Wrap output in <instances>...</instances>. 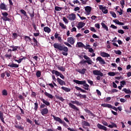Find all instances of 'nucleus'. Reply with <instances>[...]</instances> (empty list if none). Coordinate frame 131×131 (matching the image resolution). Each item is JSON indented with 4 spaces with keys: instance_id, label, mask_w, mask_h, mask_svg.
<instances>
[{
    "instance_id": "nucleus-22",
    "label": "nucleus",
    "mask_w": 131,
    "mask_h": 131,
    "mask_svg": "<svg viewBox=\"0 0 131 131\" xmlns=\"http://www.w3.org/2000/svg\"><path fill=\"white\" fill-rule=\"evenodd\" d=\"M41 101L43 102V104L46 105V106H50V103L49 101L46 100L45 99L42 98Z\"/></svg>"
},
{
    "instance_id": "nucleus-32",
    "label": "nucleus",
    "mask_w": 131,
    "mask_h": 131,
    "mask_svg": "<svg viewBox=\"0 0 131 131\" xmlns=\"http://www.w3.org/2000/svg\"><path fill=\"white\" fill-rule=\"evenodd\" d=\"M77 46L78 48H84V44L82 42H77Z\"/></svg>"
},
{
    "instance_id": "nucleus-29",
    "label": "nucleus",
    "mask_w": 131,
    "mask_h": 131,
    "mask_svg": "<svg viewBox=\"0 0 131 131\" xmlns=\"http://www.w3.org/2000/svg\"><path fill=\"white\" fill-rule=\"evenodd\" d=\"M45 95H46V97H48L50 99H52L53 98V96L52 94H50L47 92H45Z\"/></svg>"
},
{
    "instance_id": "nucleus-53",
    "label": "nucleus",
    "mask_w": 131,
    "mask_h": 131,
    "mask_svg": "<svg viewBox=\"0 0 131 131\" xmlns=\"http://www.w3.org/2000/svg\"><path fill=\"white\" fill-rule=\"evenodd\" d=\"M90 47H91L90 45H86V46L84 45L83 48L85 49V50H89Z\"/></svg>"
},
{
    "instance_id": "nucleus-36",
    "label": "nucleus",
    "mask_w": 131,
    "mask_h": 131,
    "mask_svg": "<svg viewBox=\"0 0 131 131\" xmlns=\"http://www.w3.org/2000/svg\"><path fill=\"white\" fill-rule=\"evenodd\" d=\"M52 73L53 74H55L57 76H59L61 74L58 71H56V70H53Z\"/></svg>"
},
{
    "instance_id": "nucleus-26",
    "label": "nucleus",
    "mask_w": 131,
    "mask_h": 131,
    "mask_svg": "<svg viewBox=\"0 0 131 131\" xmlns=\"http://www.w3.org/2000/svg\"><path fill=\"white\" fill-rule=\"evenodd\" d=\"M43 30L46 33H50L51 31V30L50 29V28H49L48 27H45L43 28Z\"/></svg>"
},
{
    "instance_id": "nucleus-45",
    "label": "nucleus",
    "mask_w": 131,
    "mask_h": 131,
    "mask_svg": "<svg viewBox=\"0 0 131 131\" xmlns=\"http://www.w3.org/2000/svg\"><path fill=\"white\" fill-rule=\"evenodd\" d=\"M25 58V57H23V58L19 59L18 60L14 59V60L16 62H17L18 63H20Z\"/></svg>"
},
{
    "instance_id": "nucleus-37",
    "label": "nucleus",
    "mask_w": 131,
    "mask_h": 131,
    "mask_svg": "<svg viewBox=\"0 0 131 131\" xmlns=\"http://www.w3.org/2000/svg\"><path fill=\"white\" fill-rule=\"evenodd\" d=\"M34 109L35 111H37V110H38V103H37V102L34 103Z\"/></svg>"
},
{
    "instance_id": "nucleus-43",
    "label": "nucleus",
    "mask_w": 131,
    "mask_h": 131,
    "mask_svg": "<svg viewBox=\"0 0 131 131\" xmlns=\"http://www.w3.org/2000/svg\"><path fill=\"white\" fill-rule=\"evenodd\" d=\"M120 4H121V6L122 7V8H124L125 5V1L124 0H121V2H120Z\"/></svg>"
},
{
    "instance_id": "nucleus-15",
    "label": "nucleus",
    "mask_w": 131,
    "mask_h": 131,
    "mask_svg": "<svg viewBox=\"0 0 131 131\" xmlns=\"http://www.w3.org/2000/svg\"><path fill=\"white\" fill-rule=\"evenodd\" d=\"M76 96L79 97L80 99H85L87 97L86 95H82L81 94H76Z\"/></svg>"
},
{
    "instance_id": "nucleus-34",
    "label": "nucleus",
    "mask_w": 131,
    "mask_h": 131,
    "mask_svg": "<svg viewBox=\"0 0 131 131\" xmlns=\"http://www.w3.org/2000/svg\"><path fill=\"white\" fill-rule=\"evenodd\" d=\"M55 97L56 99L60 100L62 102H64L65 101V99L62 97H60L57 95H56Z\"/></svg>"
},
{
    "instance_id": "nucleus-49",
    "label": "nucleus",
    "mask_w": 131,
    "mask_h": 131,
    "mask_svg": "<svg viewBox=\"0 0 131 131\" xmlns=\"http://www.w3.org/2000/svg\"><path fill=\"white\" fill-rule=\"evenodd\" d=\"M63 9V8L62 7H58V6H56L55 7V10L57 11H59L60 10H61L62 9Z\"/></svg>"
},
{
    "instance_id": "nucleus-8",
    "label": "nucleus",
    "mask_w": 131,
    "mask_h": 131,
    "mask_svg": "<svg viewBox=\"0 0 131 131\" xmlns=\"http://www.w3.org/2000/svg\"><path fill=\"white\" fill-rule=\"evenodd\" d=\"M83 58L86 60L84 61V62H86L88 63L89 64H92V62H93V61H92V59H91V58L89 57L88 56L86 55H84L83 56Z\"/></svg>"
},
{
    "instance_id": "nucleus-19",
    "label": "nucleus",
    "mask_w": 131,
    "mask_h": 131,
    "mask_svg": "<svg viewBox=\"0 0 131 131\" xmlns=\"http://www.w3.org/2000/svg\"><path fill=\"white\" fill-rule=\"evenodd\" d=\"M101 106L104 107H107L109 108H112V105L111 104H109V103H102Z\"/></svg>"
},
{
    "instance_id": "nucleus-6",
    "label": "nucleus",
    "mask_w": 131,
    "mask_h": 131,
    "mask_svg": "<svg viewBox=\"0 0 131 131\" xmlns=\"http://www.w3.org/2000/svg\"><path fill=\"white\" fill-rule=\"evenodd\" d=\"M68 42L71 45H74L75 43V38L73 37H68Z\"/></svg>"
},
{
    "instance_id": "nucleus-9",
    "label": "nucleus",
    "mask_w": 131,
    "mask_h": 131,
    "mask_svg": "<svg viewBox=\"0 0 131 131\" xmlns=\"http://www.w3.org/2000/svg\"><path fill=\"white\" fill-rule=\"evenodd\" d=\"M68 19L69 20H70V21H74L76 19V15L75 14L71 13L68 16Z\"/></svg>"
},
{
    "instance_id": "nucleus-35",
    "label": "nucleus",
    "mask_w": 131,
    "mask_h": 131,
    "mask_svg": "<svg viewBox=\"0 0 131 131\" xmlns=\"http://www.w3.org/2000/svg\"><path fill=\"white\" fill-rule=\"evenodd\" d=\"M20 12L26 17L29 18L27 12L23 9L20 10Z\"/></svg>"
},
{
    "instance_id": "nucleus-20",
    "label": "nucleus",
    "mask_w": 131,
    "mask_h": 131,
    "mask_svg": "<svg viewBox=\"0 0 131 131\" xmlns=\"http://www.w3.org/2000/svg\"><path fill=\"white\" fill-rule=\"evenodd\" d=\"M87 71V70L86 69H79L77 70V72L80 74H82V75L85 74L86 71Z\"/></svg>"
},
{
    "instance_id": "nucleus-16",
    "label": "nucleus",
    "mask_w": 131,
    "mask_h": 131,
    "mask_svg": "<svg viewBox=\"0 0 131 131\" xmlns=\"http://www.w3.org/2000/svg\"><path fill=\"white\" fill-rule=\"evenodd\" d=\"M82 125L83 128H85L84 126H90L91 124L88 122L83 121L82 122Z\"/></svg>"
},
{
    "instance_id": "nucleus-42",
    "label": "nucleus",
    "mask_w": 131,
    "mask_h": 131,
    "mask_svg": "<svg viewBox=\"0 0 131 131\" xmlns=\"http://www.w3.org/2000/svg\"><path fill=\"white\" fill-rule=\"evenodd\" d=\"M34 122H35V124L36 125H40V122L39 119H38V120L35 119L34 120Z\"/></svg>"
},
{
    "instance_id": "nucleus-30",
    "label": "nucleus",
    "mask_w": 131,
    "mask_h": 131,
    "mask_svg": "<svg viewBox=\"0 0 131 131\" xmlns=\"http://www.w3.org/2000/svg\"><path fill=\"white\" fill-rule=\"evenodd\" d=\"M45 95H46V97H48L50 99H52L53 98V96L52 94H50L47 92H45Z\"/></svg>"
},
{
    "instance_id": "nucleus-54",
    "label": "nucleus",
    "mask_w": 131,
    "mask_h": 131,
    "mask_svg": "<svg viewBox=\"0 0 131 131\" xmlns=\"http://www.w3.org/2000/svg\"><path fill=\"white\" fill-rule=\"evenodd\" d=\"M36 75L37 77H40V76H41L40 71H38L36 73Z\"/></svg>"
},
{
    "instance_id": "nucleus-33",
    "label": "nucleus",
    "mask_w": 131,
    "mask_h": 131,
    "mask_svg": "<svg viewBox=\"0 0 131 131\" xmlns=\"http://www.w3.org/2000/svg\"><path fill=\"white\" fill-rule=\"evenodd\" d=\"M8 67H10V68H17L19 67V65L12 63L11 64H8Z\"/></svg>"
},
{
    "instance_id": "nucleus-13",
    "label": "nucleus",
    "mask_w": 131,
    "mask_h": 131,
    "mask_svg": "<svg viewBox=\"0 0 131 131\" xmlns=\"http://www.w3.org/2000/svg\"><path fill=\"white\" fill-rule=\"evenodd\" d=\"M96 61H98L101 64H105L106 62L101 57H98L96 59Z\"/></svg>"
},
{
    "instance_id": "nucleus-52",
    "label": "nucleus",
    "mask_w": 131,
    "mask_h": 131,
    "mask_svg": "<svg viewBox=\"0 0 131 131\" xmlns=\"http://www.w3.org/2000/svg\"><path fill=\"white\" fill-rule=\"evenodd\" d=\"M63 44H64L66 46L69 47V48H72V45L71 44H70L69 42H63Z\"/></svg>"
},
{
    "instance_id": "nucleus-41",
    "label": "nucleus",
    "mask_w": 131,
    "mask_h": 131,
    "mask_svg": "<svg viewBox=\"0 0 131 131\" xmlns=\"http://www.w3.org/2000/svg\"><path fill=\"white\" fill-rule=\"evenodd\" d=\"M108 127H110V128H113V127H117V126L116 124H115L114 123L112 122V124L108 125Z\"/></svg>"
},
{
    "instance_id": "nucleus-21",
    "label": "nucleus",
    "mask_w": 131,
    "mask_h": 131,
    "mask_svg": "<svg viewBox=\"0 0 131 131\" xmlns=\"http://www.w3.org/2000/svg\"><path fill=\"white\" fill-rule=\"evenodd\" d=\"M84 111L86 113H88L89 115H91L92 117H95V115L94 113L91 112L89 110H88V108H84Z\"/></svg>"
},
{
    "instance_id": "nucleus-63",
    "label": "nucleus",
    "mask_w": 131,
    "mask_h": 131,
    "mask_svg": "<svg viewBox=\"0 0 131 131\" xmlns=\"http://www.w3.org/2000/svg\"><path fill=\"white\" fill-rule=\"evenodd\" d=\"M117 12L119 13L120 15H121L123 14V10L121 9H120V11H118Z\"/></svg>"
},
{
    "instance_id": "nucleus-18",
    "label": "nucleus",
    "mask_w": 131,
    "mask_h": 131,
    "mask_svg": "<svg viewBox=\"0 0 131 131\" xmlns=\"http://www.w3.org/2000/svg\"><path fill=\"white\" fill-rule=\"evenodd\" d=\"M23 37L24 38V39L26 42H30L32 40V38L30 36H24Z\"/></svg>"
},
{
    "instance_id": "nucleus-47",
    "label": "nucleus",
    "mask_w": 131,
    "mask_h": 131,
    "mask_svg": "<svg viewBox=\"0 0 131 131\" xmlns=\"http://www.w3.org/2000/svg\"><path fill=\"white\" fill-rule=\"evenodd\" d=\"M2 19L4 20V21H11L10 18H9L7 16L3 17H2Z\"/></svg>"
},
{
    "instance_id": "nucleus-11",
    "label": "nucleus",
    "mask_w": 131,
    "mask_h": 131,
    "mask_svg": "<svg viewBox=\"0 0 131 131\" xmlns=\"http://www.w3.org/2000/svg\"><path fill=\"white\" fill-rule=\"evenodd\" d=\"M57 82H58V83L61 86L66 85V82L62 80V79H61L60 78H57Z\"/></svg>"
},
{
    "instance_id": "nucleus-50",
    "label": "nucleus",
    "mask_w": 131,
    "mask_h": 131,
    "mask_svg": "<svg viewBox=\"0 0 131 131\" xmlns=\"http://www.w3.org/2000/svg\"><path fill=\"white\" fill-rule=\"evenodd\" d=\"M114 52L117 55H121L122 54V52L120 50H114Z\"/></svg>"
},
{
    "instance_id": "nucleus-58",
    "label": "nucleus",
    "mask_w": 131,
    "mask_h": 131,
    "mask_svg": "<svg viewBox=\"0 0 131 131\" xmlns=\"http://www.w3.org/2000/svg\"><path fill=\"white\" fill-rule=\"evenodd\" d=\"M58 69L62 72H64L66 71V68L63 67H58Z\"/></svg>"
},
{
    "instance_id": "nucleus-51",
    "label": "nucleus",
    "mask_w": 131,
    "mask_h": 131,
    "mask_svg": "<svg viewBox=\"0 0 131 131\" xmlns=\"http://www.w3.org/2000/svg\"><path fill=\"white\" fill-rule=\"evenodd\" d=\"M46 104H45V103H41V104H40V109H43V108H45V107L46 108Z\"/></svg>"
},
{
    "instance_id": "nucleus-14",
    "label": "nucleus",
    "mask_w": 131,
    "mask_h": 131,
    "mask_svg": "<svg viewBox=\"0 0 131 131\" xmlns=\"http://www.w3.org/2000/svg\"><path fill=\"white\" fill-rule=\"evenodd\" d=\"M16 125H14V127L18 129L21 130H24V127H23L22 125H19L18 124V123H16Z\"/></svg>"
},
{
    "instance_id": "nucleus-55",
    "label": "nucleus",
    "mask_w": 131,
    "mask_h": 131,
    "mask_svg": "<svg viewBox=\"0 0 131 131\" xmlns=\"http://www.w3.org/2000/svg\"><path fill=\"white\" fill-rule=\"evenodd\" d=\"M108 75H109V76H115V75H116V73L109 72V73H108Z\"/></svg>"
},
{
    "instance_id": "nucleus-60",
    "label": "nucleus",
    "mask_w": 131,
    "mask_h": 131,
    "mask_svg": "<svg viewBox=\"0 0 131 131\" xmlns=\"http://www.w3.org/2000/svg\"><path fill=\"white\" fill-rule=\"evenodd\" d=\"M102 12L104 14H107L108 13V10L106 9L105 7L102 10Z\"/></svg>"
},
{
    "instance_id": "nucleus-57",
    "label": "nucleus",
    "mask_w": 131,
    "mask_h": 131,
    "mask_svg": "<svg viewBox=\"0 0 131 131\" xmlns=\"http://www.w3.org/2000/svg\"><path fill=\"white\" fill-rule=\"evenodd\" d=\"M62 20L63 22H64V23H66V24H68L69 22L68 19L66 17H63V18H62Z\"/></svg>"
},
{
    "instance_id": "nucleus-2",
    "label": "nucleus",
    "mask_w": 131,
    "mask_h": 131,
    "mask_svg": "<svg viewBox=\"0 0 131 131\" xmlns=\"http://www.w3.org/2000/svg\"><path fill=\"white\" fill-rule=\"evenodd\" d=\"M73 82L78 85H83L84 87H82V89L86 91L89 90L90 85L86 83V81L85 80L79 81L78 80H73Z\"/></svg>"
},
{
    "instance_id": "nucleus-48",
    "label": "nucleus",
    "mask_w": 131,
    "mask_h": 131,
    "mask_svg": "<svg viewBox=\"0 0 131 131\" xmlns=\"http://www.w3.org/2000/svg\"><path fill=\"white\" fill-rule=\"evenodd\" d=\"M12 37L14 39H16L18 37V34L16 33H12Z\"/></svg>"
},
{
    "instance_id": "nucleus-12",
    "label": "nucleus",
    "mask_w": 131,
    "mask_h": 131,
    "mask_svg": "<svg viewBox=\"0 0 131 131\" xmlns=\"http://www.w3.org/2000/svg\"><path fill=\"white\" fill-rule=\"evenodd\" d=\"M85 26V23L82 22V21H80L78 24L77 26V28L78 29H80L83 28Z\"/></svg>"
},
{
    "instance_id": "nucleus-25",
    "label": "nucleus",
    "mask_w": 131,
    "mask_h": 131,
    "mask_svg": "<svg viewBox=\"0 0 131 131\" xmlns=\"http://www.w3.org/2000/svg\"><path fill=\"white\" fill-rule=\"evenodd\" d=\"M4 114L3 113H2V112H0V119L1 120V121L4 123L5 124L6 122L4 121Z\"/></svg>"
},
{
    "instance_id": "nucleus-62",
    "label": "nucleus",
    "mask_w": 131,
    "mask_h": 131,
    "mask_svg": "<svg viewBox=\"0 0 131 131\" xmlns=\"http://www.w3.org/2000/svg\"><path fill=\"white\" fill-rule=\"evenodd\" d=\"M26 121L27 122H28L30 124H31V125L33 124V121L32 120H31L30 119H29V118L27 119Z\"/></svg>"
},
{
    "instance_id": "nucleus-40",
    "label": "nucleus",
    "mask_w": 131,
    "mask_h": 131,
    "mask_svg": "<svg viewBox=\"0 0 131 131\" xmlns=\"http://www.w3.org/2000/svg\"><path fill=\"white\" fill-rule=\"evenodd\" d=\"M120 85L123 88L124 85H126V82L125 81L123 80V81L120 82Z\"/></svg>"
},
{
    "instance_id": "nucleus-61",
    "label": "nucleus",
    "mask_w": 131,
    "mask_h": 131,
    "mask_svg": "<svg viewBox=\"0 0 131 131\" xmlns=\"http://www.w3.org/2000/svg\"><path fill=\"white\" fill-rule=\"evenodd\" d=\"M6 73V76H7V77H10V74H11V72L10 71H6L5 72V74Z\"/></svg>"
},
{
    "instance_id": "nucleus-64",
    "label": "nucleus",
    "mask_w": 131,
    "mask_h": 131,
    "mask_svg": "<svg viewBox=\"0 0 131 131\" xmlns=\"http://www.w3.org/2000/svg\"><path fill=\"white\" fill-rule=\"evenodd\" d=\"M97 127H98L99 129H102V128H103V125H102L100 124H97Z\"/></svg>"
},
{
    "instance_id": "nucleus-56",
    "label": "nucleus",
    "mask_w": 131,
    "mask_h": 131,
    "mask_svg": "<svg viewBox=\"0 0 131 131\" xmlns=\"http://www.w3.org/2000/svg\"><path fill=\"white\" fill-rule=\"evenodd\" d=\"M118 32L119 33V34H121L122 35L124 34V31H123V30L122 29H119Z\"/></svg>"
},
{
    "instance_id": "nucleus-3",
    "label": "nucleus",
    "mask_w": 131,
    "mask_h": 131,
    "mask_svg": "<svg viewBox=\"0 0 131 131\" xmlns=\"http://www.w3.org/2000/svg\"><path fill=\"white\" fill-rule=\"evenodd\" d=\"M51 116L53 117L54 120L59 122L60 124H62L63 126L66 127V128H67L68 127V125L66 123V122L62 120V119L59 117H55L52 114L51 115Z\"/></svg>"
},
{
    "instance_id": "nucleus-5",
    "label": "nucleus",
    "mask_w": 131,
    "mask_h": 131,
    "mask_svg": "<svg viewBox=\"0 0 131 131\" xmlns=\"http://www.w3.org/2000/svg\"><path fill=\"white\" fill-rule=\"evenodd\" d=\"M40 111L41 114L42 116H45L46 115H47L49 113V110L48 108H47V106H46V107H45V108H41Z\"/></svg>"
},
{
    "instance_id": "nucleus-38",
    "label": "nucleus",
    "mask_w": 131,
    "mask_h": 131,
    "mask_svg": "<svg viewBox=\"0 0 131 131\" xmlns=\"http://www.w3.org/2000/svg\"><path fill=\"white\" fill-rule=\"evenodd\" d=\"M2 94H3V96H7L8 95V91L4 89L2 91Z\"/></svg>"
},
{
    "instance_id": "nucleus-27",
    "label": "nucleus",
    "mask_w": 131,
    "mask_h": 131,
    "mask_svg": "<svg viewBox=\"0 0 131 131\" xmlns=\"http://www.w3.org/2000/svg\"><path fill=\"white\" fill-rule=\"evenodd\" d=\"M101 25L102 27V28L107 32L108 31V28L107 27V26L103 23H101Z\"/></svg>"
},
{
    "instance_id": "nucleus-28",
    "label": "nucleus",
    "mask_w": 131,
    "mask_h": 131,
    "mask_svg": "<svg viewBox=\"0 0 131 131\" xmlns=\"http://www.w3.org/2000/svg\"><path fill=\"white\" fill-rule=\"evenodd\" d=\"M0 9L1 10H7V6L4 4L2 3L0 5Z\"/></svg>"
},
{
    "instance_id": "nucleus-59",
    "label": "nucleus",
    "mask_w": 131,
    "mask_h": 131,
    "mask_svg": "<svg viewBox=\"0 0 131 131\" xmlns=\"http://www.w3.org/2000/svg\"><path fill=\"white\" fill-rule=\"evenodd\" d=\"M18 98L19 100H25V97L22 95H20L18 96Z\"/></svg>"
},
{
    "instance_id": "nucleus-46",
    "label": "nucleus",
    "mask_w": 131,
    "mask_h": 131,
    "mask_svg": "<svg viewBox=\"0 0 131 131\" xmlns=\"http://www.w3.org/2000/svg\"><path fill=\"white\" fill-rule=\"evenodd\" d=\"M110 14L112 15V16L114 18H116L117 17V15L115 13V12L114 11H111L110 12Z\"/></svg>"
},
{
    "instance_id": "nucleus-24",
    "label": "nucleus",
    "mask_w": 131,
    "mask_h": 131,
    "mask_svg": "<svg viewBox=\"0 0 131 131\" xmlns=\"http://www.w3.org/2000/svg\"><path fill=\"white\" fill-rule=\"evenodd\" d=\"M122 91L124 92L126 94H131L130 90H127L126 88H124L123 90H122Z\"/></svg>"
},
{
    "instance_id": "nucleus-39",
    "label": "nucleus",
    "mask_w": 131,
    "mask_h": 131,
    "mask_svg": "<svg viewBox=\"0 0 131 131\" xmlns=\"http://www.w3.org/2000/svg\"><path fill=\"white\" fill-rule=\"evenodd\" d=\"M10 48H12V51L14 52L17 50L19 48L18 46H10Z\"/></svg>"
},
{
    "instance_id": "nucleus-44",
    "label": "nucleus",
    "mask_w": 131,
    "mask_h": 131,
    "mask_svg": "<svg viewBox=\"0 0 131 131\" xmlns=\"http://www.w3.org/2000/svg\"><path fill=\"white\" fill-rule=\"evenodd\" d=\"M59 26L62 28V29H66L67 26H65L62 23H59Z\"/></svg>"
},
{
    "instance_id": "nucleus-23",
    "label": "nucleus",
    "mask_w": 131,
    "mask_h": 131,
    "mask_svg": "<svg viewBox=\"0 0 131 131\" xmlns=\"http://www.w3.org/2000/svg\"><path fill=\"white\" fill-rule=\"evenodd\" d=\"M100 55L103 57H110V55L108 53H105V52H101L100 53Z\"/></svg>"
},
{
    "instance_id": "nucleus-17",
    "label": "nucleus",
    "mask_w": 131,
    "mask_h": 131,
    "mask_svg": "<svg viewBox=\"0 0 131 131\" xmlns=\"http://www.w3.org/2000/svg\"><path fill=\"white\" fill-rule=\"evenodd\" d=\"M85 10L88 13V15H90L91 11H92V7L90 6H86L85 8Z\"/></svg>"
},
{
    "instance_id": "nucleus-1",
    "label": "nucleus",
    "mask_w": 131,
    "mask_h": 131,
    "mask_svg": "<svg viewBox=\"0 0 131 131\" xmlns=\"http://www.w3.org/2000/svg\"><path fill=\"white\" fill-rule=\"evenodd\" d=\"M53 46L55 49L61 51H63L66 52H68L69 51L68 47H66L65 46H62L60 43H54Z\"/></svg>"
},
{
    "instance_id": "nucleus-31",
    "label": "nucleus",
    "mask_w": 131,
    "mask_h": 131,
    "mask_svg": "<svg viewBox=\"0 0 131 131\" xmlns=\"http://www.w3.org/2000/svg\"><path fill=\"white\" fill-rule=\"evenodd\" d=\"M61 89L66 92H71V89L69 88H66L65 86H62Z\"/></svg>"
},
{
    "instance_id": "nucleus-4",
    "label": "nucleus",
    "mask_w": 131,
    "mask_h": 131,
    "mask_svg": "<svg viewBox=\"0 0 131 131\" xmlns=\"http://www.w3.org/2000/svg\"><path fill=\"white\" fill-rule=\"evenodd\" d=\"M76 102H77V100H71V102L69 103H68V105L69 106V107H70L71 108H72V109H73L74 110H75L76 111H78L79 112L80 110H79V108H78V107H77V106H76L75 105V104H76Z\"/></svg>"
},
{
    "instance_id": "nucleus-10",
    "label": "nucleus",
    "mask_w": 131,
    "mask_h": 131,
    "mask_svg": "<svg viewBox=\"0 0 131 131\" xmlns=\"http://www.w3.org/2000/svg\"><path fill=\"white\" fill-rule=\"evenodd\" d=\"M93 73L95 75H99L101 77L103 76V74L100 71L94 70L93 71Z\"/></svg>"
},
{
    "instance_id": "nucleus-7",
    "label": "nucleus",
    "mask_w": 131,
    "mask_h": 131,
    "mask_svg": "<svg viewBox=\"0 0 131 131\" xmlns=\"http://www.w3.org/2000/svg\"><path fill=\"white\" fill-rule=\"evenodd\" d=\"M33 40L34 43L31 42V43L33 46H34V48L39 47V42L37 41V40H36L35 38L33 37Z\"/></svg>"
}]
</instances>
